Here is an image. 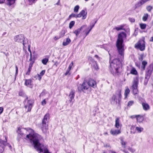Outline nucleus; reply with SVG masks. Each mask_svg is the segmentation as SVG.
Listing matches in <instances>:
<instances>
[{
  "instance_id": "56",
  "label": "nucleus",
  "mask_w": 153,
  "mask_h": 153,
  "mask_svg": "<svg viewBox=\"0 0 153 153\" xmlns=\"http://www.w3.org/2000/svg\"><path fill=\"white\" fill-rule=\"evenodd\" d=\"M32 59H33V58H32V53H31L30 54V59L29 60L30 61H32Z\"/></svg>"
},
{
  "instance_id": "3",
  "label": "nucleus",
  "mask_w": 153,
  "mask_h": 153,
  "mask_svg": "<svg viewBox=\"0 0 153 153\" xmlns=\"http://www.w3.org/2000/svg\"><path fill=\"white\" fill-rule=\"evenodd\" d=\"M110 71L114 75L117 74L120 72V68L122 65L121 62L119 59H114L112 61L110 58Z\"/></svg>"
},
{
  "instance_id": "54",
  "label": "nucleus",
  "mask_w": 153,
  "mask_h": 153,
  "mask_svg": "<svg viewBox=\"0 0 153 153\" xmlns=\"http://www.w3.org/2000/svg\"><path fill=\"white\" fill-rule=\"evenodd\" d=\"M137 115H133L131 116L130 117L132 119L135 118H137Z\"/></svg>"
},
{
  "instance_id": "6",
  "label": "nucleus",
  "mask_w": 153,
  "mask_h": 153,
  "mask_svg": "<svg viewBox=\"0 0 153 153\" xmlns=\"http://www.w3.org/2000/svg\"><path fill=\"white\" fill-rule=\"evenodd\" d=\"M139 82V77L137 76L133 78L132 88L133 94L135 95L138 92L137 87Z\"/></svg>"
},
{
  "instance_id": "59",
  "label": "nucleus",
  "mask_w": 153,
  "mask_h": 153,
  "mask_svg": "<svg viewBox=\"0 0 153 153\" xmlns=\"http://www.w3.org/2000/svg\"><path fill=\"white\" fill-rule=\"evenodd\" d=\"M28 51L30 52V53H32L30 49V45H28Z\"/></svg>"
},
{
  "instance_id": "55",
  "label": "nucleus",
  "mask_w": 153,
  "mask_h": 153,
  "mask_svg": "<svg viewBox=\"0 0 153 153\" xmlns=\"http://www.w3.org/2000/svg\"><path fill=\"white\" fill-rule=\"evenodd\" d=\"M37 77H38V80L39 81L41 80V78H42V76H40V75H39V74H37Z\"/></svg>"
},
{
  "instance_id": "30",
  "label": "nucleus",
  "mask_w": 153,
  "mask_h": 153,
  "mask_svg": "<svg viewBox=\"0 0 153 153\" xmlns=\"http://www.w3.org/2000/svg\"><path fill=\"white\" fill-rule=\"evenodd\" d=\"M120 140L121 143L122 147L123 148H125L127 142L126 141H124L123 139H121Z\"/></svg>"
},
{
  "instance_id": "53",
  "label": "nucleus",
  "mask_w": 153,
  "mask_h": 153,
  "mask_svg": "<svg viewBox=\"0 0 153 153\" xmlns=\"http://www.w3.org/2000/svg\"><path fill=\"white\" fill-rule=\"evenodd\" d=\"M60 38H61L59 36H56L54 37V39L55 40H56L59 39Z\"/></svg>"
},
{
  "instance_id": "8",
  "label": "nucleus",
  "mask_w": 153,
  "mask_h": 153,
  "mask_svg": "<svg viewBox=\"0 0 153 153\" xmlns=\"http://www.w3.org/2000/svg\"><path fill=\"white\" fill-rule=\"evenodd\" d=\"M153 71V64H151L146 68L145 72V81H148Z\"/></svg>"
},
{
  "instance_id": "50",
  "label": "nucleus",
  "mask_w": 153,
  "mask_h": 153,
  "mask_svg": "<svg viewBox=\"0 0 153 153\" xmlns=\"http://www.w3.org/2000/svg\"><path fill=\"white\" fill-rule=\"evenodd\" d=\"M46 101H45V99H44L42 101V105H44L46 104Z\"/></svg>"
},
{
  "instance_id": "38",
  "label": "nucleus",
  "mask_w": 153,
  "mask_h": 153,
  "mask_svg": "<svg viewBox=\"0 0 153 153\" xmlns=\"http://www.w3.org/2000/svg\"><path fill=\"white\" fill-rule=\"evenodd\" d=\"M48 61V59L47 58H45L43 59L42 60V63L44 65H46Z\"/></svg>"
},
{
  "instance_id": "16",
  "label": "nucleus",
  "mask_w": 153,
  "mask_h": 153,
  "mask_svg": "<svg viewBox=\"0 0 153 153\" xmlns=\"http://www.w3.org/2000/svg\"><path fill=\"white\" fill-rule=\"evenodd\" d=\"M32 81L30 79H25V85L26 86L30 88H32L33 85L32 84Z\"/></svg>"
},
{
  "instance_id": "26",
  "label": "nucleus",
  "mask_w": 153,
  "mask_h": 153,
  "mask_svg": "<svg viewBox=\"0 0 153 153\" xmlns=\"http://www.w3.org/2000/svg\"><path fill=\"white\" fill-rule=\"evenodd\" d=\"M91 64L95 69L97 70L99 69L97 62L96 61H93Z\"/></svg>"
},
{
  "instance_id": "41",
  "label": "nucleus",
  "mask_w": 153,
  "mask_h": 153,
  "mask_svg": "<svg viewBox=\"0 0 153 153\" xmlns=\"http://www.w3.org/2000/svg\"><path fill=\"white\" fill-rule=\"evenodd\" d=\"M4 142V144H5V145H4V146H8L10 149H11V146L8 143H6V142H4V141H3Z\"/></svg>"
},
{
  "instance_id": "51",
  "label": "nucleus",
  "mask_w": 153,
  "mask_h": 153,
  "mask_svg": "<svg viewBox=\"0 0 153 153\" xmlns=\"http://www.w3.org/2000/svg\"><path fill=\"white\" fill-rule=\"evenodd\" d=\"M128 150L132 153H133L135 151V150L131 148H129Z\"/></svg>"
},
{
  "instance_id": "37",
  "label": "nucleus",
  "mask_w": 153,
  "mask_h": 153,
  "mask_svg": "<svg viewBox=\"0 0 153 153\" xmlns=\"http://www.w3.org/2000/svg\"><path fill=\"white\" fill-rule=\"evenodd\" d=\"M75 24V22L74 21H71L70 24H69V27L70 29H71L72 27Z\"/></svg>"
},
{
  "instance_id": "34",
  "label": "nucleus",
  "mask_w": 153,
  "mask_h": 153,
  "mask_svg": "<svg viewBox=\"0 0 153 153\" xmlns=\"http://www.w3.org/2000/svg\"><path fill=\"white\" fill-rule=\"evenodd\" d=\"M140 28L142 29H144L146 28V25L145 24L141 23L140 24Z\"/></svg>"
},
{
  "instance_id": "24",
  "label": "nucleus",
  "mask_w": 153,
  "mask_h": 153,
  "mask_svg": "<svg viewBox=\"0 0 153 153\" xmlns=\"http://www.w3.org/2000/svg\"><path fill=\"white\" fill-rule=\"evenodd\" d=\"M147 62L145 61H143L142 62L141 65V69L142 71H144L145 69V67L147 64Z\"/></svg>"
},
{
  "instance_id": "35",
  "label": "nucleus",
  "mask_w": 153,
  "mask_h": 153,
  "mask_svg": "<svg viewBox=\"0 0 153 153\" xmlns=\"http://www.w3.org/2000/svg\"><path fill=\"white\" fill-rule=\"evenodd\" d=\"M136 129L138 133L141 132L143 130V128L138 127H136Z\"/></svg>"
},
{
  "instance_id": "15",
  "label": "nucleus",
  "mask_w": 153,
  "mask_h": 153,
  "mask_svg": "<svg viewBox=\"0 0 153 153\" xmlns=\"http://www.w3.org/2000/svg\"><path fill=\"white\" fill-rule=\"evenodd\" d=\"M75 96V92L74 91H72L70 93L69 97L70 98L69 101L72 102L73 103L74 100V98Z\"/></svg>"
},
{
  "instance_id": "44",
  "label": "nucleus",
  "mask_w": 153,
  "mask_h": 153,
  "mask_svg": "<svg viewBox=\"0 0 153 153\" xmlns=\"http://www.w3.org/2000/svg\"><path fill=\"white\" fill-rule=\"evenodd\" d=\"M32 68H28L27 71V73H26V74L27 75H29L30 73V72Z\"/></svg>"
},
{
  "instance_id": "49",
  "label": "nucleus",
  "mask_w": 153,
  "mask_h": 153,
  "mask_svg": "<svg viewBox=\"0 0 153 153\" xmlns=\"http://www.w3.org/2000/svg\"><path fill=\"white\" fill-rule=\"evenodd\" d=\"M24 93L22 91H20L19 93V95L20 96H24Z\"/></svg>"
},
{
  "instance_id": "46",
  "label": "nucleus",
  "mask_w": 153,
  "mask_h": 153,
  "mask_svg": "<svg viewBox=\"0 0 153 153\" xmlns=\"http://www.w3.org/2000/svg\"><path fill=\"white\" fill-rule=\"evenodd\" d=\"M34 62L33 61H31L29 64V68H32Z\"/></svg>"
},
{
  "instance_id": "14",
  "label": "nucleus",
  "mask_w": 153,
  "mask_h": 153,
  "mask_svg": "<svg viewBox=\"0 0 153 153\" xmlns=\"http://www.w3.org/2000/svg\"><path fill=\"white\" fill-rule=\"evenodd\" d=\"M86 14L87 13H86L85 10H82L79 14L77 15V18H80L82 16V19H85L86 18Z\"/></svg>"
},
{
  "instance_id": "11",
  "label": "nucleus",
  "mask_w": 153,
  "mask_h": 153,
  "mask_svg": "<svg viewBox=\"0 0 153 153\" xmlns=\"http://www.w3.org/2000/svg\"><path fill=\"white\" fill-rule=\"evenodd\" d=\"M28 97H27L25 100V107L26 109H27V111H30L32 107L33 102L31 100H27Z\"/></svg>"
},
{
  "instance_id": "7",
  "label": "nucleus",
  "mask_w": 153,
  "mask_h": 153,
  "mask_svg": "<svg viewBox=\"0 0 153 153\" xmlns=\"http://www.w3.org/2000/svg\"><path fill=\"white\" fill-rule=\"evenodd\" d=\"M14 39L16 42L22 43L24 46H25L28 42V40L27 39H25L24 35L22 34L15 36Z\"/></svg>"
},
{
  "instance_id": "20",
  "label": "nucleus",
  "mask_w": 153,
  "mask_h": 153,
  "mask_svg": "<svg viewBox=\"0 0 153 153\" xmlns=\"http://www.w3.org/2000/svg\"><path fill=\"white\" fill-rule=\"evenodd\" d=\"M3 141L0 140V153H2L4 150V146L5 145Z\"/></svg>"
},
{
  "instance_id": "13",
  "label": "nucleus",
  "mask_w": 153,
  "mask_h": 153,
  "mask_svg": "<svg viewBox=\"0 0 153 153\" xmlns=\"http://www.w3.org/2000/svg\"><path fill=\"white\" fill-rule=\"evenodd\" d=\"M87 83L88 85H89V87H91L94 88L97 87V83L96 81L93 79L89 80L88 81H87Z\"/></svg>"
},
{
  "instance_id": "12",
  "label": "nucleus",
  "mask_w": 153,
  "mask_h": 153,
  "mask_svg": "<svg viewBox=\"0 0 153 153\" xmlns=\"http://www.w3.org/2000/svg\"><path fill=\"white\" fill-rule=\"evenodd\" d=\"M84 29V31H85V30L88 29L87 28V26L86 25H84L82 26L80 28H78L76 30H75L74 32V33L76 36H77L79 33H80V31Z\"/></svg>"
},
{
  "instance_id": "45",
  "label": "nucleus",
  "mask_w": 153,
  "mask_h": 153,
  "mask_svg": "<svg viewBox=\"0 0 153 153\" xmlns=\"http://www.w3.org/2000/svg\"><path fill=\"white\" fill-rule=\"evenodd\" d=\"M16 73H15V79H16V76H17V75L18 74V67H17V66L16 65Z\"/></svg>"
},
{
  "instance_id": "48",
  "label": "nucleus",
  "mask_w": 153,
  "mask_h": 153,
  "mask_svg": "<svg viewBox=\"0 0 153 153\" xmlns=\"http://www.w3.org/2000/svg\"><path fill=\"white\" fill-rule=\"evenodd\" d=\"M70 70H69V69H68L66 71V72H65V75H67L68 74L70 75V73L69 72Z\"/></svg>"
},
{
  "instance_id": "61",
  "label": "nucleus",
  "mask_w": 153,
  "mask_h": 153,
  "mask_svg": "<svg viewBox=\"0 0 153 153\" xmlns=\"http://www.w3.org/2000/svg\"><path fill=\"white\" fill-rule=\"evenodd\" d=\"M150 41L151 42H153V36L151 38Z\"/></svg>"
},
{
  "instance_id": "23",
  "label": "nucleus",
  "mask_w": 153,
  "mask_h": 153,
  "mask_svg": "<svg viewBox=\"0 0 153 153\" xmlns=\"http://www.w3.org/2000/svg\"><path fill=\"white\" fill-rule=\"evenodd\" d=\"M137 121L139 123L142 122L143 120V117L140 115H137Z\"/></svg>"
},
{
  "instance_id": "4",
  "label": "nucleus",
  "mask_w": 153,
  "mask_h": 153,
  "mask_svg": "<svg viewBox=\"0 0 153 153\" xmlns=\"http://www.w3.org/2000/svg\"><path fill=\"white\" fill-rule=\"evenodd\" d=\"M78 90L80 92L82 91L85 93H88L91 90V88L89 87V85L88 84L87 81L84 80L82 84L79 85L78 87Z\"/></svg>"
},
{
  "instance_id": "42",
  "label": "nucleus",
  "mask_w": 153,
  "mask_h": 153,
  "mask_svg": "<svg viewBox=\"0 0 153 153\" xmlns=\"http://www.w3.org/2000/svg\"><path fill=\"white\" fill-rule=\"evenodd\" d=\"M152 8V7L150 6H149L146 7V9L148 11H150Z\"/></svg>"
},
{
  "instance_id": "64",
  "label": "nucleus",
  "mask_w": 153,
  "mask_h": 153,
  "mask_svg": "<svg viewBox=\"0 0 153 153\" xmlns=\"http://www.w3.org/2000/svg\"><path fill=\"white\" fill-rule=\"evenodd\" d=\"M110 153H116L115 152H111Z\"/></svg>"
},
{
  "instance_id": "33",
  "label": "nucleus",
  "mask_w": 153,
  "mask_h": 153,
  "mask_svg": "<svg viewBox=\"0 0 153 153\" xmlns=\"http://www.w3.org/2000/svg\"><path fill=\"white\" fill-rule=\"evenodd\" d=\"M148 17V14L147 13H145L144 14L142 19L143 21H146Z\"/></svg>"
},
{
  "instance_id": "29",
  "label": "nucleus",
  "mask_w": 153,
  "mask_h": 153,
  "mask_svg": "<svg viewBox=\"0 0 153 153\" xmlns=\"http://www.w3.org/2000/svg\"><path fill=\"white\" fill-rule=\"evenodd\" d=\"M130 73L131 74L135 75H136L137 74V71L136 70V69L134 68H132L131 71Z\"/></svg>"
},
{
  "instance_id": "27",
  "label": "nucleus",
  "mask_w": 153,
  "mask_h": 153,
  "mask_svg": "<svg viewBox=\"0 0 153 153\" xmlns=\"http://www.w3.org/2000/svg\"><path fill=\"white\" fill-rule=\"evenodd\" d=\"M120 126V119L119 118H117L115 120V126L117 128H118Z\"/></svg>"
},
{
  "instance_id": "21",
  "label": "nucleus",
  "mask_w": 153,
  "mask_h": 153,
  "mask_svg": "<svg viewBox=\"0 0 153 153\" xmlns=\"http://www.w3.org/2000/svg\"><path fill=\"white\" fill-rule=\"evenodd\" d=\"M71 42V39L69 38H68L66 39L65 41H64L63 42L62 45L63 46H66L69 44Z\"/></svg>"
},
{
  "instance_id": "43",
  "label": "nucleus",
  "mask_w": 153,
  "mask_h": 153,
  "mask_svg": "<svg viewBox=\"0 0 153 153\" xmlns=\"http://www.w3.org/2000/svg\"><path fill=\"white\" fill-rule=\"evenodd\" d=\"M45 70H42L40 73V74H39V75L40 76H43L45 73Z\"/></svg>"
},
{
  "instance_id": "36",
  "label": "nucleus",
  "mask_w": 153,
  "mask_h": 153,
  "mask_svg": "<svg viewBox=\"0 0 153 153\" xmlns=\"http://www.w3.org/2000/svg\"><path fill=\"white\" fill-rule=\"evenodd\" d=\"M79 8V5H76L74 8V12L75 13L77 12L78 11Z\"/></svg>"
},
{
  "instance_id": "57",
  "label": "nucleus",
  "mask_w": 153,
  "mask_h": 153,
  "mask_svg": "<svg viewBox=\"0 0 153 153\" xmlns=\"http://www.w3.org/2000/svg\"><path fill=\"white\" fill-rule=\"evenodd\" d=\"M143 59V55L141 54L140 55V60L142 61Z\"/></svg>"
},
{
  "instance_id": "47",
  "label": "nucleus",
  "mask_w": 153,
  "mask_h": 153,
  "mask_svg": "<svg viewBox=\"0 0 153 153\" xmlns=\"http://www.w3.org/2000/svg\"><path fill=\"white\" fill-rule=\"evenodd\" d=\"M73 62H72L70 64L69 67H68V69H69V70H71V68L72 67V66H73Z\"/></svg>"
},
{
  "instance_id": "62",
  "label": "nucleus",
  "mask_w": 153,
  "mask_h": 153,
  "mask_svg": "<svg viewBox=\"0 0 153 153\" xmlns=\"http://www.w3.org/2000/svg\"><path fill=\"white\" fill-rule=\"evenodd\" d=\"M6 33H7L6 32H4L2 34V35L4 36V35H5Z\"/></svg>"
},
{
  "instance_id": "1",
  "label": "nucleus",
  "mask_w": 153,
  "mask_h": 153,
  "mask_svg": "<svg viewBox=\"0 0 153 153\" xmlns=\"http://www.w3.org/2000/svg\"><path fill=\"white\" fill-rule=\"evenodd\" d=\"M18 133L21 135H25L26 134L27 138L33 141L34 148L39 153L44 152V153H51L49 152L46 146L40 143L39 140L42 137L41 135L37 134H33V131L30 128L27 129L23 128H19L17 131Z\"/></svg>"
},
{
  "instance_id": "32",
  "label": "nucleus",
  "mask_w": 153,
  "mask_h": 153,
  "mask_svg": "<svg viewBox=\"0 0 153 153\" xmlns=\"http://www.w3.org/2000/svg\"><path fill=\"white\" fill-rule=\"evenodd\" d=\"M65 31L64 30H61L59 34V36L60 38L63 37L65 35Z\"/></svg>"
},
{
  "instance_id": "52",
  "label": "nucleus",
  "mask_w": 153,
  "mask_h": 153,
  "mask_svg": "<svg viewBox=\"0 0 153 153\" xmlns=\"http://www.w3.org/2000/svg\"><path fill=\"white\" fill-rule=\"evenodd\" d=\"M3 108L2 107H0V114H1L3 111Z\"/></svg>"
},
{
  "instance_id": "40",
  "label": "nucleus",
  "mask_w": 153,
  "mask_h": 153,
  "mask_svg": "<svg viewBox=\"0 0 153 153\" xmlns=\"http://www.w3.org/2000/svg\"><path fill=\"white\" fill-rule=\"evenodd\" d=\"M134 101H129L128 104V107H130L132 105L134 104Z\"/></svg>"
},
{
  "instance_id": "28",
  "label": "nucleus",
  "mask_w": 153,
  "mask_h": 153,
  "mask_svg": "<svg viewBox=\"0 0 153 153\" xmlns=\"http://www.w3.org/2000/svg\"><path fill=\"white\" fill-rule=\"evenodd\" d=\"M16 0H7V4L10 6L13 4L15 2Z\"/></svg>"
},
{
  "instance_id": "10",
  "label": "nucleus",
  "mask_w": 153,
  "mask_h": 153,
  "mask_svg": "<svg viewBox=\"0 0 153 153\" xmlns=\"http://www.w3.org/2000/svg\"><path fill=\"white\" fill-rule=\"evenodd\" d=\"M121 91L120 90H118L117 91L115 95H114L112 97V99L115 101L116 103L119 102L121 99Z\"/></svg>"
},
{
  "instance_id": "60",
  "label": "nucleus",
  "mask_w": 153,
  "mask_h": 153,
  "mask_svg": "<svg viewBox=\"0 0 153 153\" xmlns=\"http://www.w3.org/2000/svg\"><path fill=\"white\" fill-rule=\"evenodd\" d=\"M5 0H0V4L3 3Z\"/></svg>"
},
{
  "instance_id": "5",
  "label": "nucleus",
  "mask_w": 153,
  "mask_h": 153,
  "mask_svg": "<svg viewBox=\"0 0 153 153\" xmlns=\"http://www.w3.org/2000/svg\"><path fill=\"white\" fill-rule=\"evenodd\" d=\"M49 114L47 113L44 116L42 120V126L41 129L43 132H45L48 128V120L49 118Z\"/></svg>"
},
{
  "instance_id": "25",
  "label": "nucleus",
  "mask_w": 153,
  "mask_h": 153,
  "mask_svg": "<svg viewBox=\"0 0 153 153\" xmlns=\"http://www.w3.org/2000/svg\"><path fill=\"white\" fill-rule=\"evenodd\" d=\"M130 90L129 88L128 87H126L124 93L125 99H126L128 95L130 93Z\"/></svg>"
},
{
  "instance_id": "17",
  "label": "nucleus",
  "mask_w": 153,
  "mask_h": 153,
  "mask_svg": "<svg viewBox=\"0 0 153 153\" xmlns=\"http://www.w3.org/2000/svg\"><path fill=\"white\" fill-rule=\"evenodd\" d=\"M97 22V21H95L94 24L90 26V29H89L88 27H87V29H87L85 31H83V32L84 33V34L85 35V36L88 34L91 30L94 27L95 24Z\"/></svg>"
},
{
  "instance_id": "31",
  "label": "nucleus",
  "mask_w": 153,
  "mask_h": 153,
  "mask_svg": "<svg viewBox=\"0 0 153 153\" xmlns=\"http://www.w3.org/2000/svg\"><path fill=\"white\" fill-rule=\"evenodd\" d=\"M124 26L123 25H121L119 27H115L114 28V29H116L118 31L120 30H124V29H123V27H124Z\"/></svg>"
},
{
  "instance_id": "63",
  "label": "nucleus",
  "mask_w": 153,
  "mask_h": 153,
  "mask_svg": "<svg viewBox=\"0 0 153 153\" xmlns=\"http://www.w3.org/2000/svg\"><path fill=\"white\" fill-rule=\"evenodd\" d=\"M144 1H145V3L147 2V1H150V0H144Z\"/></svg>"
},
{
  "instance_id": "22",
  "label": "nucleus",
  "mask_w": 153,
  "mask_h": 153,
  "mask_svg": "<svg viewBox=\"0 0 153 153\" xmlns=\"http://www.w3.org/2000/svg\"><path fill=\"white\" fill-rule=\"evenodd\" d=\"M120 132L119 130H111L110 133L113 135H117L120 133Z\"/></svg>"
},
{
  "instance_id": "18",
  "label": "nucleus",
  "mask_w": 153,
  "mask_h": 153,
  "mask_svg": "<svg viewBox=\"0 0 153 153\" xmlns=\"http://www.w3.org/2000/svg\"><path fill=\"white\" fill-rule=\"evenodd\" d=\"M145 3V2L144 0H141L139 1L137 3L135 4V9H136L137 8L139 7Z\"/></svg>"
},
{
  "instance_id": "9",
  "label": "nucleus",
  "mask_w": 153,
  "mask_h": 153,
  "mask_svg": "<svg viewBox=\"0 0 153 153\" xmlns=\"http://www.w3.org/2000/svg\"><path fill=\"white\" fill-rule=\"evenodd\" d=\"M145 42L144 39H140L135 45V48L137 49H139L141 51H144L145 48Z\"/></svg>"
},
{
  "instance_id": "2",
  "label": "nucleus",
  "mask_w": 153,
  "mask_h": 153,
  "mask_svg": "<svg viewBox=\"0 0 153 153\" xmlns=\"http://www.w3.org/2000/svg\"><path fill=\"white\" fill-rule=\"evenodd\" d=\"M126 34L122 32L118 34V38L116 42V47L119 54L123 57L124 51V44L123 39H126Z\"/></svg>"
},
{
  "instance_id": "39",
  "label": "nucleus",
  "mask_w": 153,
  "mask_h": 153,
  "mask_svg": "<svg viewBox=\"0 0 153 153\" xmlns=\"http://www.w3.org/2000/svg\"><path fill=\"white\" fill-rule=\"evenodd\" d=\"M72 17L77 18V14L74 13H72L69 16V19H70Z\"/></svg>"
},
{
  "instance_id": "58",
  "label": "nucleus",
  "mask_w": 153,
  "mask_h": 153,
  "mask_svg": "<svg viewBox=\"0 0 153 153\" xmlns=\"http://www.w3.org/2000/svg\"><path fill=\"white\" fill-rule=\"evenodd\" d=\"M130 21L132 22H135V19H134L131 18L129 19Z\"/></svg>"
},
{
  "instance_id": "19",
  "label": "nucleus",
  "mask_w": 153,
  "mask_h": 153,
  "mask_svg": "<svg viewBox=\"0 0 153 153\" xmlns=\"http://www.w3.org/2000/svg\"><path fill=\"white\" fill-rule=\"evenodd\" d=\"M142 105L143 109L145 111L149 110L150 108L149 105L146 102H143L142 103Z\"/></svg>"
}]
</instances>
